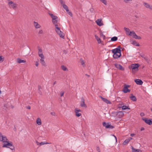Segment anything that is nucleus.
Instances as JSON below:
<instances>
[{
  "label": "nucleus",
  "mask_w": 152,
  "mask_h": 152,
  "mask_svg": "<svg viewBox=\"0 0 152 152\" xmlns=\"http://www.w3.org/2000/svg\"><path fill=\"white\" fill-rule=\"evenodd\" d=\"M112 53H113V57L114 58H118L121 55V51L120 48H116L112 50Z\"/></svg>",
  "instance_id": "f257e3e1"
},
{
  "label": "nucleus",
  "mask_w": 152,
  "mask_h": 152,
  "mask_svg": "<svg viewBox=\"0 0 152 152\" xmlns=\"http://www.w3.org/2000/svg\"><path fill=\"white\" fill-rule=\"evenodd\" d=\"M2 147L9 148L12 150H14L15 147L13 146L12 143L11 142L8 141L4 144Z\"/></svg>",
  "instance_id": "f03ea898"
},
{
  "label": "nucleus",
  "mask_w": 152,
  "mask_h": 152,
  "mask_svg": "<svg viewBox=\"0 0 152 152\" xmlns=\"http://www.w3.org/2000/svg\"><path fill=\"white\" fill-rule=\"evenodd\" d=\"M140 65L138 64H132L131 68L132 69V72L133 73H135L138 70V67Z\"/></svg>",
  "instance_id": "7ed1b4c3"
},
{
  "label": "nucleus",
  "mask_w": 152,
  "mask_h": 152,
  "mask_svg": "<svg viewBox=\"0 0 152 152\" xmlns=\"http://www.w3.org/2000/svg\"><path fill=\"white\" fill-rule=\"evenodd\" d=\"M8 5L10 8H12L14 10L17 9L18 4L12 1H10L8 2Z\"/></svg>",
  "instance_id": "20e7f679"
},
{
  "label": "nucleus",
  "mask_w": 152,
  "mask_h": 152,
  "mask_svg": "<svg viewBox=\"0 0 152 152\" xmlns=\"http://www.w3.org/2000/svg\"><path fill=\"white\" fill-rule=\"evenodd\" d=\"M129 35L132 36L135 39H141V37L140 36H137L134 31H132L131 32H130Z\"/></svg>",
  "instance_id": "39448f33"
},
{
  "label": "nucleus",
  "mask_w": 152,
  "mask_h": 152,
  "mask_svg": "<svg viewBox=\"0 0 152 152\" xmlns=\"http://www.w3.org/2000/svg\"><path fill=\"white\" fill-rule=\"evenodd\" d=\"M129 87V86L125 84L124 85V89L122 91L123 92L125 93L129 92L131 90L128 89V88Z\"/></svg>",
  "instance_id": "423d86ee"
},
{
  "label": "nucleus",
  "mask_w": 152,
  "mask_h": 152,
  "mask_svg": "<svg viewBox=\"0 0 152 152\" xmlns=\"http://www.w3.org/2000/svg\"><path fill=\"white\" fill-rule=\"evenodd\" d=\"M80 105L83 107L86 108L87 107L85 103V99L83 97H81V101L80 102Z\"/></svg>",
  "instance_id": "0eeeda50"
},
{
  "label": "nucleus",
  "mask_w": 152,
  "mask_h": 152,
  "mask_svg": "<svg viewBox=\"0 0 152 152\" xmlns=\"http://www.w3.org/2000/svg\"><path fill=\"white\" fill-rule=\"evenodd\" d=\"M103 126L105 127L106 128H111L113 129L114 128V126L111 125L109 123H106L105 122L103 123Z\"/></svg>",
  "instance_id": "6e6552de"
},
{
  "label": "nucleus",
  "mask_w": 152,
  "mask_h": 152,
  "mask_svg": "<svg viewBox=\"0 0 152 152\" xmlns=\"http://www.w3.org/2000/svg\"><path fill=\"white\" fill-rule=\"evenodd\" d=\"M56 31L57 34L61 37L63 38L64 37V34L60 30V28L56 30Z\"/></svg>",
  "instance_id": "1a4fd4ad"
},
{
  "label": "nucleus",
  "mask_w": 152,
  "mask_h": 152,
  "mask_svg": "<svg viewBox=\"0 0 152 152\" xmlns=\"http://www.w3.org/2000/svg\"><path fill=\"white\" fill-rule=\"evenodd\" d=\"M142 120L146 123L149 125L152 124V119H148L147 118H143Z\"/></svg>",
  "instance_id": "9d476101"
},
{
  "label": "nucleus",
  "mask_w": 152,
  "mask_h": 152,
  "mask_svg": "<svg viewBox=\"0 0 152 152\" xmlns=\"http://www.w3.org/2000/svg\"><path fill=\"white\" fill-rule=\"evenodd\" d=\"M143 6L146 8L152 10V5L146 2H143Z\"/></svg>",
  "instance_id": "9b49d317"
},
{
  "label": "nucleus",
  "mask_w": 152,
  "mask_h": 152,
  "mask_svg": "<svg viewBox=\"0 0 152 152\" xmlns=\"http://www.w3.org/2000/svg\"><path fill=\"white\" fill-rule=\"evenodd\" d=\"M96 22L97 25L99 26H102L103 25L101 19L100 18L97 19L96 21Z\"/></svg>",
  "instance_id": "f8f14e48"
},
{
  "label": "nucleus",
  "mask_w": 152,
  "mask_h": 152,
  "mask_svg": "<svg viewBox=\"0 0 152 152\" xmlns=\"http://www.w3.org/2000/svg\"><path fill=\"white\" fill-rule=\"evenodd\" d=\"M75 115L77 117H80L81 115V114L80 113H79L80 112H81V110L79 109H77V108H76L75 109Z\"/></svg>",
  "instance_id": "ddd939ff"
},
{
  "label": "nucleus",
  "mask_w": 152,
  "mask_h": 152,
  "mask_svg": "<svg viewBox=\"0 0 152 152\" xmlns=\"http://www.w3.org/2000/svg\"><path fill=\"white\" fill-rule=\"evenodd\" d=\"M115 67L119 69L120 70H123L124 69L123 66L121 65L118 64H114Z\"/></svg>",
  "instance_id": "4468645a"
},
{
  "label": "nucleus",
  "mask_w": 152,
  "mask_h": 152,
  "mask_svg": "<svg viewBox=\"0 0 152 152\" xmlns=\"http://www.w3.org/2000/svg\"><path fill=\"white\" fill-rule=\"evenodd\" d=\"M134 81L138 85H142L143 83L142 80L139 79H135Z\"/></svg>",
  "instance_id": "2eb2a0df"
},
{
  "label": "nucleus",
  "mask_w": 152,
  "mask_h": 152,
  "mask_svg": "<svg viewBox=\"0 0 152 152\" xmlns=\"http://www.w3.org/2000/svg\"><path fill=\"white\" fill-rule=\"evenodd\" d=\"M124 113L122 111H119L117 113V115L119 118L122 117L124 115Z\"/></svg>",
  "instance_id": "dca6fc26"
},
{
  "label": "nucleus",
  "mask_w": 152,
  "mask_h": 152,
  "mask_svg": "<svg viewBox=\"0 0 152 152\" xmlns=\"http://www.w3.org/2000/svg\"><path fill=\"white\" fill-rule=\"evenodd\" d=\"M33 25L36 28L38 29L41 27V26L40 24L34 21Z\"/></svg>",
  "instance_id": "f3484780"
},
{
  "label": "nucleus",
  "mask_w": 152,
  "mask_h": 152,
  "mask_svg": "<svg viewBox=\"0 0 152 152\" xmlns=\"http://www.w3.org/2000/svg\"><path fill=\"white\" fill-rule=\"evenodd\" d=\"M129 97L131 100L133 101H136L137 100L136 97L134 96L132 94H130Z\"/></svg>",
  "instance_id": "a211bd4d"
},
{
  "label": "nucleus",
  "mask_w": 152,
  "mask_h": 152,
  "mask_svg": "<svg viewBox=\"0 0 152 152\" xmlns=\"http://www.w3.org/2000/svg\"><path fill=\"white\" fill-rule=\"evenodd\" d=\"M101 98L102 99V100L104 102H105L106 103L110 104H111V102L110 101L108 100L107 99H105V98H103V97H101Z\"/></svg>",
  "instance_id": "6ab92c4d"
},
{
  "label": "nucleus",
  "mask_w": 152,
  "mask_h": 152,
  "mask_svg": "<svg viewBox=\"0 0 152 152\" xmlns=\"http://www.w3.org/2000/svg\"><path fill=\"white\" fill-rule=\"evenodd\" d=\"M8 141L7 139V137L5 136H3L2 138L1 139V140L0 141H2L3 142L6 143Z\"/></svg>",
  "instance_id": "aec40b11"
},
{
  "label": "nucleus",
  "mask_w": 152,
  "mask_h": 152,
  "mask_svg": "<svg viewBox=\"0 0 152 152\" xmlns=\"http://www.w3.org/2000/svg\"><path fill=\"white\" fill-rule=\"evenodd\" d=\"M36 123L39 125H41V119L39 118H38L37 119Z\"/></svg>",
  "instance_id": "412c9836"
},
{
  "label": "nucleus",
  "mask_w": 152,
  "mask_h": 152,
  "mask_svg": "<svg viewBox=\"0 0 152 152\" xmlns=\"http://www.w3.org/2000/svg\"><path fill=\"white\" fill-rule=\"evenodd\" d=\"M49 15L50 16L52 19V20H55L57 19L58 17L57 16H55L53 14L51 13H49Z\"/></svg>",
  "instance_id": "4be33fe9"
},
{
  "label": "nucleus",
  "mask_w": 152,
  "mask_h": 152,
  "mask_svg": "<svg viewBox=\"0 0 152 152\" xmlns=\"http://www.w3.org/2000/svg\"><path fill=\"white\" fill-rule=\"evenodd\" d=\"M95 38L96 39L97 41L98 42V44H100L101 43V40L100 38L97 36V35H95Z\"/></svg>",
  "instance_id": "5701e85b"
},
{
  "label": "nucleus",
  "mask_w": 152,
  "mask_h": 152,
  "mask_svg": "<svg viewBox=\"0 0 152 152\" xmlns=\"http://www.w3.org/2000/svg\"><path fill=\"white\" fill-rule=\"evenodd\" d=\"M132 152H142V151L139 149H135L133 147H132Z\"/></svg>",
  "instance_id": "b1692460"
},
{
  "label": "nucleus",
  "mask_w": 152,
  "mask_h": 152,
  "mask_svg": "<svg viewBox=\"0 0 152 152\" xmlns=\"http://www.w3.org/2000/svg\"><path fill=\"white\" fill-rule=\"evenodd\" d=\"M124 30L125 31L126 34L127 35H129V34L130 31L129 29V28H126V27L124 28Z\"/></svg>",
  "instance_id": "393cba45"
},
{
  "label": "nucleus",
  "mask_w": 152,
  "mask_h": 152,
  "mask_svg": "<svg viewBox=\"0 0 152 152\" xmlns=\"http://www.w3.org/2000/svg\"><path fill=\"white\" fill-rule=\"evenodd\" d=\"M45 58H41L40 59V62L43 66H45L46 64L44 60Z\"/></svg>",
  "instance_id": "a878e982"
},
{
  "label": "nucleus",
  "mask_w": 152,
  "mask_h": 152,
  "mask_svg": "<svg viewBox=\"0 0 152 152\" xmlns=\"http://www.w3.org/2000/svg\"><path fill=\"white\" fill-rule=\"evenodd\" d=\"M17 62L18 63H25L26 61L25 60H22L20 58H18L17 60Z\"/></svg>",
  "instance_id": "bb28decb"
},
{
  "label": "nucleus",
  "mask_w": 152,
  "mask_h": 152,
  "mask_svg": "<svg viewBox=\"0 0 152 152\" xmlns=\"http://www.w3.org/2000/svg\"><path fill=\"white\" fill-rule=\"evenodd\" d=\"M119 108H121L123 110H125L126 109H130L129 106H123L121 107H119Z\"/></svg>",
  "instance_id": "cd10ccee"
},
{
  "label": "nucleus",
  "mask_w": 152,
  "mask_h": 152,
  "mask_svg": "<svg viewBox=\"0 0 152 152\" xmlns=\"http://www.w3.org/2000/svg\"><path fill=\"white\" fill-rule=\"evenodd\" d=\"M38 55L40 54H42V49L39 47H38Z\"/></svg>",
  "instance_id": "c85d7f7f"
},
{
  "label": "nucleus",
  "mask_w": 152,
  "mask_h": 152,
  "mask_svg": "<svg viewBox=\"0 0 152 152\" xmlns=\"http://www.w3.org/2000/svg\"><path fill=\"white\" fill-rule=\"evenodd\" d=\"M54 25L55 26V28H56L55 30H57V29H58L60 28V24L59 23H58L57 24Z\"/></svg>",
  "instance_id": "c756f323"
},
{
  "label": "nucleus",
  "mask_w": 152,
  "mask_h": 152,
  "mask_svg": "<svg viewBox=\"0 0 152 152\" xmlns=\"http://www.w3.org/2000/svg\"><path fill=\"white\" fill-rule=\"evenodd\" d=\"M132 43L136 46H139V44L138 42H136L135 41H132Z\"/></svg>",
  "instance_id": "7c9ffc66"
},
{
  "label": "nucleus",
  "mask_w": 152,
  "mask_h": 152,
  "mask_svg": "<svg viewBox=\"0 0 152 152\" xmlns=\"http://www.w3.org/2000/svg\"><path fill=\"white\" fill-rule=\"evenodd\" d=\"M61 69L64 71H67L68 69L64 65H62L61 66Z\"/></svg>",
  "instance_id": "2f4dec72"
},
{
  "label": "nucleus",
  "mask_w": 152,
  "mask_h": 152,
  "mask_svg": "<svg viewBox=\"0 0 152 152\" xmlns=\"http://www.w3.org/2000/svg\"><path fill=\"white\" fill-rule=\"evenodd\" d=\"M129 142V140L128 139L126 140L124 142H123V145H125L127 144H128Z\"/></svg>",
  "instance_id": "473e14b6"
},
{
  "label": "nucleus",
  "mask_w": 152,
  "mask_h": 152,
  "mask_svg": "<svg viewBox=\"0 0 152 152\" xmlns=\"http://www.w3.org/2000/svg\"><path fill=\"white\" fill-rule=\"evenodd\" d=\"M63 8L66 10V11H68V7L66 5V4H63Z\"/></svg>",
  "instance_id": "72a5a7b5"
},
{
  "label": "nucleus",
  "mask_w": 152,
  "mask_h": 152,
  "mask_svg": "<svg viewBox=\"0 0 152 152\" xmlns=\"http://www.w3.org/2000/svg\"><path fill=\"white\" fill-rule=\"evenodd\" d=\"M118 39L117 37H114L111 38V40L112 41H115Z\"/></svg>",
  "instance_id": "f704fd0d"
},
{
  "label": "nucleus",
  "mask_w": 152,
  "mask_h": 152,
  "mask_svg": "<svg viewBox=\"0 0 152 152\" xmlns=\"http://www.w3.org/2000/svg\"><path fill=\"white\" fill-rule=\"evenodd\" d=\"M50 143H49L47 142H41L39 143V145H42L45 144H49Z\"/></svg>",
  "instance_id": "c9c22d12"
},
{
  "label": "nucleus",
  "mask_w": 152,
  "mask_h": 152,
  "mask_svg": "<svg viewBox=\"0 0 152 152\" xmlns=\"http://www.w3.org/2000/svg\"><path fill=\"white\" fill-rule=\"evenodd\" d=\"M52 21L54 25L58 23L57 19L52 20Z\"/></svg>",
  "instance_id": "e433bc0d"
},
{
  "label": "nucleus",
  "mask_w": 152,
  "mask_h": 152,
  "mask_svg": "<svg viewBox=\"0 0 152 152\" xmlns=\"http://www.w3.org/2000/svg\"><path fill=\"white\" fill-rule=\"evenodd\" d=\"M80 62L81 63V65L83 66H84L85 65V62L83 60L81 59L80 60Z\"/></svg>",
  "instance_id": "4c0bfd02"
},
{
  "label": "nucleus",
  "mask_w": 152,
  "mask_h": 152,
  "mask_svg": "<svg viewBox=\"0 0 152 152\" xmlns=\"http://www.w3.org/2000/svg\"><path fill=\"white\" fill-rule=\"evenodd\" d=\"M100 1L105 5H107V1L106 0H100Z\"/></svg>",
  "instance_id": "58836bf2"
},
{
  "label": "nucleus",
  "mask_w": 152,
  "mask_h": 152,
  "mask_svg": "<svg viewBox=\"0 0 152 152\" xmlns=\"http://www.w3.org/2000/svg\"><path fill=\"white\" fill-rule=\"evenodd\" d=\"M41 58H45L44 56L43 55V54H40L38 55Z\"/></svg>",
  "instance_id": "ea45409f"
},
{
  "label": "nucleus",
  "mask_w": 152,
  "mask_h": 152,
  "mask_svg": "<svg viewBox=\"0 0 152 152\" xmlns=\"http://www.w3.org/2000/svg\"><path fill=\"white\" fill-rule=\"evenodd\" d=\"M43 33V30L42 29L40 30L38 32V34H42Z\"/></svg>",
  "instance_id": "a19ab883"
},
{
  "label": "nucleus",
  "mask_w": 152,
  "mask_h": 152,
  "mask_svg": "<svg viewBox=\"0 0 152 152\" xmlns=\"http://www.w3.org/2000/svg\"><path fill=\"white\" fill-rule=\"evenodd\" d=\"M60 1L61 4L62 5V6H63V4H65V2L63 0H60Z\"/></svg>",
  "instance_id": "79ce46f5"
},
{
  "label": "nucleus",
  "mask_w": 152,
  "mask_h": 152,
  "mask_svg": "<svg viewBox=\"0 0 152 152\" xmlns=\"http://www.w3.org/2000/svg\"><path fill=\"white\" fill-rule=\"evenodd\" d=\"M66 12H67V13L69 15L71 16H72V12H69V10H68V11H66Z\"/></svg>",
  "instance_id": "37998d69"
},
{
  "label": "nucleus",
  "mask_w": 152,
  "mask_h": 152,
  "mask_svg": "<svg viewBox=\"0 0 152 152\" xmlns=\"http://www.w3.org/2000/svg\"><path fill=\"white\" fill-rule=\"evenodd\" d=\"M3 136L2 134L0 132V141L1 140V139Z\"/></svg>",
  "instance_id": "c03bdc74"
},
{
  "label": "nucleus",
  "mask_w": 152,
  "mask_h": 152,
  "mask_svg": "<svg viewBox=\"0 0 152 152\" xmlns=\"http://www.w3.org/2000/svg\"><path fill=\"white\" fill-rule=\"evenodd\" d=\"M141 56L142 57H143L145 60H147V58L145 56L143 55L142 56Z\"/></svg>",
  "instance_id": "a18cd8bd"
},
{
  "label": "nucleus",
  "mask_w": 152,
  "mask_h": 152,
  "mask_svg": "<svg viewBox=\"0 0 152 152\" xmlns=\"http://www.w3.org/2000/svg\"><path fill=\"white\" fill-rule=\"evenodd\" d=\"M64 92H63V91L61 92V93H60V96H61V97L62 96H63L64 94Z\"/></svg>",
  "instance_id": "49530a36"
},
{
  "label": "nucleus",
  "mask_w": 152,
  "mask_h": 152,
  "mask_svg": "<svg viewBox=\"0 0 152 152\" xmlns=\"http://www.w3.org/2000/svg\"><path fill=\"white\" fill-rule=\"evenodd\" d=\"M96 150L98 152H100V148L99 147H97L96 148Z\"/></svg>",
  "instance_id": "de8ad7c7"
},
{
  "label": "nucleus",
  "mask_w": 152,
  "mask_h": 152,
  "mask_svg": "<svg viewBox=\"0 0 152 152\" xmlns=\"http://www.w3.org/2000/svg\"><path fill=\"white\" fill-rule=\"evenodd\" d=\"M67 53V52L65 50H64L63 51V54H66Z\"/></svg>",
  "instance_id": "09e8293b"
},
{
  "label": "nucleus",
  "mask_w": 152,
  "mask_h": 152,
  "mask_svg": "<svg viewBox=\"0 0 152 152\" xmlns=\"http://www.w3.org/2000/svg\"><path fill=\"white\" fill-rule=\"evenodd\" d=\"M4 61L3 58H2V57L1 56H0V61Z\"/></svg>",
  "instance_id": "8fccbe9b"
},
{
  "label": "nucleus",
  "mask_w": 152,
  "mask_h": 152,
  "mask_svg": "<svg viewBox=\"0 0 152 152\" xmlns=\"http://www.w3.org/2000/svg\"><path fill=\"white\" fill-rule=\"evenodd\" d=\"M126 3H127L128 1H131L132 0H124Z\"/></svg>",
  "instance_id": "3c124183"
},
{
  "label": "nucleus",
  "mask_w": 152,
  "mask_h": 152,
  "mask_svg": "<svg viewBox=\"0 0 152 152\" xmlns=\"http://www.w3.org/2000/svg\"><path fill=\"white\" fill-rule=\"evenodd\" d=\"M39 63L37 61H36L35 63V65L37 66H38Z\"/></svg>",
  "instance_id": "603ef678"
},
{
  "label": "nucleus",
  "mask_w": 152,
  "mask_h": 152,
  "mask_svg": "<svg viewBox=\"0 0 152 152\" xmlns=\"http://www.w3.org/2000/svg\"><path fill=\"white\" fill-rule=\"evenodd\" d=\"M26 107V108L27 109H31V107L29 106H27Z\"/></svg>",
  "instance_id": "864d4df0"
},
{
  "label": "nucleus",
  "mask_w": 152,
  "mask_h": 152,
  "mask_svg": "<svg viewBox=\"0 0 152 152\" xmlns=\"http://www.w3.org/2000/svg\"><path fill=\"white\" fill-rule=\"evenodd\" d=\"M140 115L141 116H143L144 115V114L143 113H141Z\"/></svg>",
  "instance_id": "5fc2aeb1"
},
{
  "label": "nucleus",
  "mask_w": 152,
  "mask_h": 152,
  "mask_svg": "<svg viewBox=\"0 0 152 152\" xmlns=\"http://www.w3.org/2000/svg\"><path fill=\"white\" fill-rule=\"evenodd\" d=\"M128 139L129 140V141H130L131 140H132L133 138L132 137H130L128 138Z\"/></svg>",
  "instance_id": "6e6d98bb"
},
{
  "label": "nucleus",
  "mask_w": 152,
  "mask_h": 152,
  "mask_svg": "<svg viewBox=\"0 0 152 152\" xmlns=\"http://www.w3.org/2000/svg\"><path fill=\"white\" fill-rule=\"evenodd\" d=\"M113 136L115 137V139L116 142H117V138H116V137L114 135H113Z\"/></svg>",
  "instance_id": "4d7b16f0"
},
{
  "label": "nucleus",
  "mask_w": 152,
  "mask_h": 152,
  "mask_svg": "<svg viewBox=\"0 0 152 152\" xmlns=\"http://www.w3.org/2000/svg\"><path fill=\"white\" fill-rule=\"evenodd\" d=\"M135 135V134H134V133H133V134H130V136L132 137L134 135Z\"/></svg>",
  "instance_id": "13d9d810"
},
{
  "label": "nucleus",
  "mask_w": 152,
  "mask_h": 152,
  "mask_svg": "<svg viewBox=\"0 0 152 152\" xmlns=\"http://www.w3.org/2000/svg\"><path fill=\"white\" fill-rule=\"evenodd\" d=\"M36 143L37 145H39V143L40 142H38L37 141H36Z\"/></svg>",
  "instance_id": "bf43d9fd"
},
{
  "label": "nucleus",
  "mask_w": 152,
  "mask_h": 152,
  "mask_svg": "<svg viewBox=\"0 0 152 152\" xmlns=\"http://www.w3.org/2000/svg\"><path fill=\"white\" fill-rule=\"evenodd\" d=\"M144 130V128H143V127L141 128V129H140L141 131Z\"/></svg>",
  "instance_id": "052dcab7"
},
{
  "label": "nucleus",
  "mask_w": 152,
  "mask_h": 152,
  "mask_svg": "<svg viewBox=\"0 0 152 152\" xmlns=\"http://www.w3.org/2000/svg\"><path fill=\"white\" fill-rule=\"evenodd\" d=\"M51 114L52 115H55V113L53 112L51 113Z\"/></svg>",
  "instance_id": "680f3d73"
},
{
  "label": "nucleus",
  "mask_w": 152,
  "mask_h": 152,
  "mask_svg": "<svg viewBox=\"0 0 152 152\" xmlns=\"http://www.w3.org/2000/svg\"><path fill=\"white\" fill-rule=\"evenodd\" d=\"M56 81H55L53 83V85L56 84Z\"/></svg>",
  "instance_id": "e2e57ef3"
},
{
  "label": "nucleus",
  "mask_w": 152,
  "mask_h": 152,
  "mask_svg": "<svg viewBox=\"0 0 152 152\" xmlns=\"http://www.w3.org/2000/svg\"><path fill=\"white\" fill-rule=\"evenodd\" d=\"M149 28L150 29H152V26H150L149 27Z\"/></svg>",
  "instance_id": "0e129e2a"
},
{
  "label": "nucleus",
  "mask_w": 152,
  "mask_h": 152,
  "mask_svg": "<svg viewBox=\"0 0 152 152\" xmlns=\"http://www.w3.org/2000/svg\"><path fill=\"white\" fill-rule=\"evenodd\" d=\"M39 94H42V93H39Z\"/></svg>",
  "instance_id": "69168bd1"
},
{
  "label": "nucleus",
  "mask_w": 152,
  "mask_h": 152,
  "mask_svg": "<svg viewBox=\"0 0 152 152\" xmlns=\"http://www.w3.org/2000/svg\"><path fill=\"white\" fill-rule=\"evenodd\" d=\"M151 112H152V108L151 109Z\"/></svg>",
  "instance_id": "338daca9"
}]
</instances>
